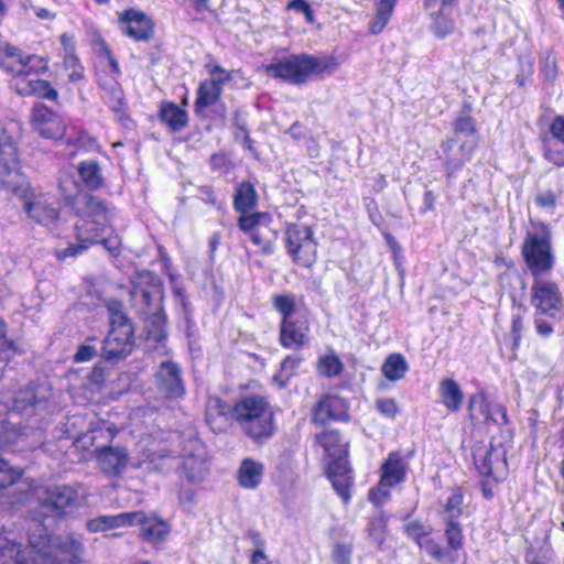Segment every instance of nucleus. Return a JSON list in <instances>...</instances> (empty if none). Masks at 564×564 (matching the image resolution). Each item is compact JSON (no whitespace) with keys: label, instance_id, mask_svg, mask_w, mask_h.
Masks as SVG:
<instances>
[{"label":"nucleus","instance_id":"f257e3e1","mask_svg":"<svg viewBox=\"0 0 564 564\" xmlns=\"http://www.w3.org/2000/svg\"><path fill=\"white\" fill-rule=\"evenodd\" d=\"M22 138V123L9 119L2 123V192L6 208L23 209L29 218L43 226H52L59 218V210L44 196L36 195L26 175L22 172L18 144Z\"/></svg>","mask_w":564,"mask_h":564},{"label":"nucleus","instance_id":"f03ea898","mask_svg":"<svg viewBox=\"0 0 564 564\" xmlns=\"http://www.w3.org/2000/svg\"><path fill=\"white\" fill-rule=\"evenodd\" d=\"M51 529H40L39 534L33 532L29 535L30 547L21 550L14 543L9 547L2 543V557H14L17 564H80L84 553V545L74 536H56L48 534Z\"/></svg>","mask_w":564,"mask_h":564},{"label":"nucleus","instance_id":"7ed1b4c3","mask_svg":"<svg viewBox=\"0 0 564 564\" xmlns=\"http://www.w3.org/2000/svg\"><path fill=\"white\" fill-rule=\"evenodd\" d=\"M59 189L74 214L79 218L75 225L76 237L84 242H97L100 232L113 216V209L98 196L80 191V185L70 175L59 181Z\"/></svg>","mask_w":564,"mask_h":564},{"label":"nucleus","instance_id":"20e7f679","mask_svg":"<svg viewBox=\"0 0 564 564\" xmlns=\"http://www.w3.org/2000/svg\"><path fill=\"white\" fill-rule=\"evenodd\" d=\"M130 300L132 307L143 316L148 337L162 341L166 338V317L162 301L164 288L160 276L150 271L138 272L131 280Z\"/></svg>","mask_w":564,"mask_h":564},{"label":"nucleus","instance_id":"39448f33","mask_svg":"<svg viewBox=\"0 0 564 564\" xmlns=\"http://www.w3.org/2000/svg\"><path fill=\"white\" fill-rule=\"evenodd\" d=\"M79 494L69 485L54 486L46 490L45 497L32 513V521L40 529H54L57 523L78 506Z\"/></svg>","mask_w":564,"mask_h":564},{"label":"nucleus","instance_id":"423d86ee","mask_svg":"<svg viewBox=\"0 0 564 564\" xmlns=\"http://www.w3.org/2000/svg\"><path fill=\"white\" fill-rule=\"evenodd\" d=\"M232 415L242 432L257 442L268 440L273 435V413L262 397L242 398L234 406Z\"/></svg>","mask_w":564,"mask_h":564},{"label":"nucleus","instance_id":"0eeeda50","mask_svg":"<svg viewBox=\"0 0 564 564\" xmlns=\"http://www.w3.org/2000/svg\"><path fill=\"white\" fill-rule=\"evenodd\" d=\"M339 66L333 56L314 57L306 54L294 55L265 66L268 75L293 84L305 83L311 75L332 73Z\"/></svg>","mask_w":564,"mask_h":564},{"label":"nucleus","instance_id":"6e6552de","mask_svg":"<svg viewBox=\"0 0 564 564\" xmlns=\"http://www.w3.org/2000/svg\"><path fill=\"white\" fill-rule=\"evenodd\" d=\"M521 251L525 265L533 278L543 276V274L552 270L554 254L549 237L528 234Z\"/></svg>","mask_w":564,"mask_h":564},{"label":"nucleus","instance_id":"1a4fd4ad","mask_svg":"<svg viewBox=\"0 0 564 564\" xmlns=\"http://www.w3.org/2000/svg\"><path fill=\"white\" fill-rule=\"evenodd\" d=\"M286 246L294 262L303 267H311L316 260L317 243L313 238V230L308 226L289 225L286 228Z\"/></svg>","mask_w":564,"mask_h":564},{"label":"nucleus","instance_id":"9d476101","mask_svg":"<svg viewBox=\"0 0 564 564\" xmlns=\"http://www.w3.org/2000/svg\"><path fill=\"white\" fill-rule=\"evenodd\" d=\"M474 463L478 471L496 481L503 480L508 475L506 449L501 444L479 446L473 453Z\"/></svg>","mask_w":564,"mask_h":564},{"label":"nucleus","instance_id":"9b49d317","mask_svg":"<svg viewBox=\"0 0 564 564\" xmlns=\"http://www.w3.org/2000/svg\"><path fill=\"white\" fill-rule=\"evenodd\" d=\"M531 303L541 315L554 317L562 306V295L555 282L543 276L534 278Z\"/></svg>","mask_w":564,"mask_h":564},{"label":"nucleus","instance_id":"f8f14e48","mask_svg":"<svg viewBox=\"0 0 564 564\" xmlns=\"http://www.w3.org/2000/svg\"><path fill=\"white\" fill-rule=\"evenodd\" d=\"M134 347L133 326L111 327L102 341L101 357L117 362L128 357Z\"/></svg>","mask_w":564,"mask_h":564},{"label":"nucleus","instance_id":"ddd939ff","mask_svg":"<svg viewBox=\"0 0 564 564\" xmlns=\"http://www.w3.org/2000/svg\"><path fill=\"white\" fill-rule=\"evenodd\" d=\"M212 79L200 83L197 90V99L195 101V112L203 115L207 107L214 105L221 95L223 85L231 79L229 72L218 64L209 63L207 65Z\"/></svg>","mask_w":564,"mask_h":564},{"label":"nucleus","instance_id":"4468645a","mask_svg":"<svg viewBox=\"0 0 564 564\" xmlns=\"http://www.w3.org/2000/svg\"><path fill=\"white\" fill-rule=\"evenodd\" d=\"M182 469L186 479L200 482L207 474V451L197 438H189L183 448Z\"/></svg>","mask_w":564,"mask_h":564},{"label":"nucleus","instance_id":"2eb2a0df","mask_svg":"<svg viewBox=\"0 0 564 564\" xmlns=\"http://www.w3.org/2000/svg\"><path fill=\"white\" fill-rule=\"evenodd\" d=\"M31 124L40 135L46 139H62L65 135L66 126L63 119L42 102L34 105Z\"/></svg>","mask_w":564,"mask_h":564},{"label":"nucleus","instance_id":"dca6fc26","mask_svg":"<svg viewBox=\"0 0 564 564\" xmlns=\"http://www.w3.org/2000/svg\"><path fill=\"white\" fill-rule=\"evenodd\" d=\"M158 392L166 399H176L185 393L182 370L171 360L163 361L155 373Z\"/></svg>","mask_w":564,"mask_h":564},{"label":"nucleus","instance_id":"f3484780","mask_svg":"<svg viewBox=\"0 0 564 564\" xmlns=\"http://www.w3.org/2000/svg\"><path fill=\"white\" fill-rule=\"evenodd\" d=\"M476 147L474 139L451 138L443 142L441 158L445 161L448 173L460 169L470 159Z\"/></svg>","mask_w":564,"mask_h":564},{"label":"nucleus","instance_id":"a211bd4d","mask_svg":"<svg viewBox=\"0 0 564 564\" xmlns=\"http://www.w3.org/2000/svg\"><path fill=\"white\" fill-rule=\"evenodd\" d=\"M348 405L337 395H324L312 410V421L324 425L329 421H348Z\"/></svg>","mask_w":564,"mask_h":564},{"label":"nucleus","instance_id":"6ab92c4d","mask_svg":"<svg viewBox=\"0 0 564 564\" xmlns=\"http://www.w3.org/2000/svg\"><path fill=\"white\" fill-rule=\"evenodd\" d=\"M2 499L11 506L23 503L29 496L28 485L21 479L22 473L19 468L9 467L2 459Z\"/></svg>","mask_w":564,"mask_h":564},{"label":"nucleus","instance_id":"aec40b11","mask_svg":"<svg viewBox=\"0 0 564 564\" xmlns=\"http://www.w3.org/2000/svg\"><path fill=\"white\" fill-rule=\"evenodd\" d=\"M120 21L126 24V34L135 41H148L153 36V22L143 12L133 9L126 10L120 15Z\"/></svg>","mask_w":564,"mask_h":564},{"label":"nucleus","instance_id":"412c9836","mask_svg":"<svg viewBox=\"0 0 564 564\" xmlns=\"http://www.w3.org/2000/svg\"><path fill=\"white\" fill-rule=\"evenodd\" d=\"M96 459L102 473L120 475L128 464V453L123 447L102 446L96 449Z\"/></svg>","mask_w":564,"mask_h":564},{"label":"nucleus","instance_id":"4be33fe9","mask_svg":"<svg viewBox=\"0 0 564 564\" xmlns=\"http://www.w3.org/2000/svg\"><path fill=\"white\" fill-rule=\"evenodd\" d=\"M469 415L471 420L488 423L494 421L498 424H507V410L502 405H497L492 411L487 400L482 395H473L469 398Z\"/></svg>","mask_w":564,"mask_h":564},{"label":"nucleus","instance_id":"5701e85b","mask_svg":"<svg viewBox=\"0 0 564 564\" xmlns=\"http://www.w3.org/2000/svg\"><path fill=\"white\" fill-rule=\"evenodd\" d=\"M230 408L218 397H209L206 403V423L216 433H221L229 426Z\"/></svg>","mask_w":564,"mask_h":564},{"label":"nucleus","instance_id":"b1692460","mask_svg":"<svg viewBox=\"0 0 564 564\" xmlns=\"http://www.w3.org/2000/svg\"><path fill=\"white\" fill-rule=\"evenodd\" d=\"M139 512H123L117 516H101L87 522V529L91 532L104 531L127 524H133V520L140 519Z\"/></svg>","mask_w":564,"mask_h":564},{"label":"nucleus","instance_id":"393cba45","mask_svg":"<svg viewBox=\"0 0 564 564\" xmlns=\"http://www.w3.org/2000/svg\"><path fill=\"white\" fill-rule=\"evenodd\" d=\"M140 519L133 520V524H140V535L149 542H161L169 533V525L155 518H148L143 512H139Z\"/></svg>","mask_w":564,"mask_h":564},{"label":"nucleus","instance_id":"a878e982","mask_svg":"<svg viewBox=\"0 0 564 564\" xmlns=\"http://www.w3.org/2000/svg\"><path fill=\"white\" fill-rule=\"evenodd\" d=\"M44 403L45 399L40 397L33 388H25L14 394L11 410L32 415Z\"/></svg>","mask_w":564,"mask_h":564},{"label":"nucleus","instance_id":"bb28decb","mask_svg":"<svg viewBox=\"0 0 564 564\" xmlns=\"http://www.w3.org/2000/svg\"><path fill=\"white\" fill-rule=\"evenodd\" d=\"M405 463L399 452H392L381 466L383 482L395 486L405 478Z\"/></svg>","mask_w":564,"mask_h":564},{"label":"nucleus","instance_id":"cd10ccee","mask_svg":"<svg viewBox=\"0 0 564 564\" xmlns=\"http://www.w3.org/2000/svg\"><path fill=\"white\" fill-rule=\"evenodd\" d=\"M15 90L22 96L33 95L51 101L58 99V91L52 87L50 82L44 79H30L21 85H17Z\"/></svg>","mask_w":564,"mask_h":564},{"label":"nucleus","instance_id":"c85d7f7f","mask_svg":"<svg viewBox=\"0 0 564 564\" xmlns=\"http://www.w3.org/2000/svg\"><path fill=\"white\" fill-rule=\"evenodd\" d=\"M305 329L292 321H282L280 341L286 348L297 349L304 344Z\"/></svg>","mask_w":564,"mask_h":564},{"label":"nucleus","instance_id":"c756f323","mask_svg":"<svg viewBox=\"0 0 564 564\" xmlns=\"http://www.w3.org/2000/svg\"><path fill=\"white\" fill-rule=\"evenodd\" d=\"M160 118L173 131L183 129L188 120L187 112L172 102L162 105Z\"/></svg>","mask_w":564,"mask_h":564},{"label":"nucleus","instance_id":"7c9ffc66","mask_svg":"<svg viewBox=\"0 0 564 564\" xmlns=\"http://www.w3.org/2000/svg\"><path fill=\"white\" fill-rule=\"evenodd\" d=\"M317 443L329 457L346 456V445L341 443L340 435L335 430L324 431L316 435Z\"/></svg>","mask_w":564,"mask_h":564},{"label":"nucleus","instance_id":"2f4dec72","mask_svg":"<svg viewBox=\"0 0 564 564\" xmlns=\"http://www.w3.org/2000/svg\"><path fill=\"white\" fill-rule=\"evenodd\" d=\"M440 392L445 406L451 411H457L463 403L460 387L453 379H444L440 384Z\"/></svg>","mask_w":564,"mask_h":564},{"label":"nucleus","instance_id":"473e14b6","mask_svg":"<svg viewBox=\"0 0 564 564\" xmlns=\"http://www.w3.org/2000/svg\"><path fill=\"white\" fill-rule=\"evenodd\" d=\"M263 466L252 459H245L239 468V484L245 488H256L262 477Z\"/></svg>","mask_w":564,"mask_h":564},{"label":"nucleus","instance_id":"72a5a7b5","mask_svg":"<svg viewBox=\"0 0 564 564\" xmlns=\"http://www.w3.org/2000/svg\"><path fill=\"white\" fill-rule=\"evenodd\" d=\"M78 174L83 183L89 189H98L104 185V176L99 164L95 161L82 162L78 165Z\"/></svg>","mask_w":564,"mask_h":564},{"label":"nucleus","instance_id":"f704fd0d","mask_svg":"<svg viewBox=\"0 0 564 564\" xmlns=\"http://www.w3.org/2000/svg\"><path fill=\"white\" fill-rule=\"evenodd\" d=\"M409 369L405 358L401 354H390L384 360L381 371L390 381L402 379Z\"/></svg>","mask_w":564,"mask_h":564},{"label":"nucleus","instance_id":"c9c22d12","mask_svg":"<svg viewBox=\"0 0 564 564\" xmlns=\"http://www.w3.org/2000/svg\"><path fill=\"white\" fill-rule=\"evenodd\" d=\"M272 221H268L257 228V231L250 236L252 242L259 246L263 253L270 254L274 250V243L278 239V232L271 227Z\"/></svg>","mask_w":564,"mask_h":564},{"label":"nucleus","instance_id":"e433bc0d","mask_svg":"<svg viewBox=\"0 0 564 564\" xmlns=\"http://www.w3.org/2000/svg\"><path fill=\"white\" fill-rule=\"evenodd\" d=\"M234 205L240 213H247L257 205V193L251 183L243 182L239 185L234 198Z\"/></svg>","mask_w":564,"mask_h":564},{"label":"nucleus","instance_id":"4c0bfd02","mask_svg":"<svg viewBox=\"0 0 564 564\" xmlns=\"http://www.w3.org/2000/svg\"><path fill=\"white\" fill-rule=\"evenodd\" d=\"M397 0H380L377 4L376 15L370 23V32L372 34L380 33L388 24Z\"/></svg>","mask_w":564,"mask_h":564},{"label":"nucleus","instance_id":"58836bf2","mask_svg":"<svg viewBox=\"0 0 564 564\" xmlns=\"http://www.w3.org/2000/svg\"><path fill=\"white\" fill-rule=\"evenodd\" d=\"M47 69V61L37 55H24V62H20L13 69L19 74H41Z\"/></svg>","mask_w":564,"mask_h":564},{"label":"nucleus","instance_id":"ea45409f","mask_svg":"<svg viewBox=\"0 0 564 564\" xmlns=\"http://www.w3.org/2000/svg\"><path fill=\"white\" fill-rule=\"evenodd\" d=\"M272 221L271 217L265 213H254V214H246L242 215L238 219V225L241 230L248 232L249 236H252L257 228L262 226L263 224Z\"/></svg>","mask_w":564,"mask_h":564},{"label":"nucleus","instance_id":"a19ab883","mask_svg":"<svg viewBox=\"0 0 564 564\" xmlns=\"http://www.w3.org/2000/svg\"><path fill=\"white\" fill-rule=\"evenodd\" d=\"M463 495L459 490H454L452 495L447 498L446 503L443 509V518L445 522L448 521H457V519L463 514Z\"/></svg>","mask_w":564,"mask_h":564},{"label":"nucleus","instance_id":"79ce46f5","mask_svg":"<svg viewBox=\"0 0 564 564\" xmlns=\"http://www.w3.org/2000/svg\"><path fill=\"white\" fill-rule=\"evenodd\" d=\"M106 307L110 316L111 327L132 326L124 313L122 302L116 299H110L106 302Z\"/></svg>","mask_w":564,"mask_h":564},{"label":"nucleus","instance_id":"37998d69","mask_svg":"<svg viewBox=\"0 0 564 564\" xmlns=\"http://www.w3.org/2000/svg\"><path fill=\"white\" fill-rule=\"evenodd\" d=\"M20 62H24V54L15 46L6 45L4 52H2V68L12 76H22L13 70Z\"/></svg>","mask_w":564,"mask_h":564},{"label":"nucleus","instance_id":"c03bdc74","mask_svg":"<svg viewBox=\"0 0 564 564\" xmlns=\"http://www.w3.org/2000/svg\"><path fill=\"white\" fill-rule=\"evenodd\" d=\"M454 135L452 138L474 139L478 143L475 121L469 116H460L454 123Z\"/></svg>","mask_w":564,"mask_h":564},{"label":"nucleus","instance_id":"a18cd8bd","mask_svg":"<svg viewBox=\"0 0 564 564\" xmlns=\"http://www.w3.org/2000/svg\"><path fill=\"white\" fill-rule=\"evenodd\" d=\"M317 369L322 376L335 377L343 371L344 365L336 355H327L319 358Z\"/></svg>","mask_w":564,"mask_h":564},{"label":"nucleus","instance_id":"49530a36","mask_svg":"<svg viewBox=\"0 0 564 564\" xmlns=\"http://www.w3.org/2000/svg\"><path fill=\"white\" fill-rule=\"evenodd\" d=\"M445 523H446L445 536H446L448 546L453 551H457V550L462 549L464 535H463V530H462L460 523L458 521H453V522L448 521Z\"/></svg>","mask_w":564,"mask_h":564},{"label":"nucleus","instance_id":"de8ad7c7","mask_svg":"<svg viewBox=\"0 0 564 564\" xmlns=\"http://www.w3.org/2000/svg\"><path fill=\"white\" fill-rule=\"evenodd\" d=\"M105 96L104 98L109 104L110 108L119 112L123 106V91L117 83L109 85L108 87H104Z\"/></svg>","mask_w":564,"mask_h":564},{"label":"nucleus","instance_id":"09e8293b","mask_svg":"<svg viewBox=\"0 0 564 564\" xmlns=\"http://www.w3.org/2000/svg\"><path fill=\"white\" fill-rule=\"evenodd\" d=\"M273 306L282 314V321H291L290 317L295 311L293 295H275L273 297Z\"/></svg>","mask_w":564,"mask_h":564},{"label":"nucleus","instance_id":"8fccbe9b","mask_svg":"<svg viewBox=\"0 0 564 564\" xmlns=\"http://www.w3.org/2000/svg\"><path fill=\"white\" fill-rule=\"evenodd\" d=\"M544 158L558 167L564 166V143H546L544 147Z\"/></svg>","mask_w":564,"mask_h":564},{"label":"nucleus","instance_id":"3c124183","mask_svg":"<svg viewBox=\"0 0 564 564\" xmlns=\"http://www.w3.org/2000/svg\"><path fill=\"white\" fill-rule=\"evenodd\" d=\"M64 64L68 73V78L72 82H78L84 78V67L79 63L78 57L76 54L74 55H65L64 57Z\"/></svg>","mask_w":564,"mask_h":564},{"label":"nucleus","instance_id":"603ef678","mask_svg":"<svg viewBox=\"0 0 564 564\" xmlns=\"http://www.w3.org/2000/svg\"><path fill=\"white\" fill-rule=\"evenodd\" d=\"M406 534L420 542V540L432 532V528L430 525H425L420 521H411L405 525Z\"/></svg>","mask_w":564,"mask_h":564},{"label":"nucleus","instance_id":"864d4df0","mask_svg":"<svg viewBox=\"0 0 564 564\" xmlns=\"http://www.w3.org/2000/svg\"><path fill=\"white\" fill-rule=\"evenodd\" d=\"M330 479L334 489L337 491L340 498H343L344 501H347L349 499V486H350V477L347 476H328Z\"/></svg>","mask_w":564,"mask_h":564},{"label":"nucleus","instance_id":"5fc2aeb1","mask_svg":"<svg viewBox=\"0 0 564 564\" xmlns=\"http://www.w3.org/2000/svg\"><path fill=\"white\" fill-rule=\"evenodd\" d=\"M391 487L393 485L383 482V478H381L377 487L369 491V500L377 506L381 505L389 497Z\"/></svg>","mask_w":564,"mask_h":564},{"label":"nucleus","instance_id":"6e6d98bb","mask_svg":"<svg viewBox=\"0 0 564 564\" xmlns=\"http://www.w3.org/2000/svg\"><path fill=\"white\" fill-rule=\"evenodd\" d=\"M419 546L424 550L431 557L437 562H443L445 557L444 549L433 539H429L425 542H419Z\"/></svg>","mask_w":564,"mask_h":564},{"label":"nucleus","instance_id":"4d7b16f0","mask_svg":"<svg viewBox=\"0 0 564 564\" xmlns=\"http://www.w3.org/2000/svg\"><path fill=\"white\" fill-rule=\"evenodd\" d=\"M334 460H332L328 464L327 475L328 476H347L349 474V467L348 462L345 458V456H336L333 457Z\"/></svg>","mask_w":564,"mask_h":564},{"label":"nucleus","instance_id":"13d9d810","mask_svg":"<svg viewBox=\"0 0 564 564\" xmlns=\"http://www.w3.org/2000/svg\"><path fill=\"white\" fill-rule=\"evenodd\" d=\"M102 232H100V237L97 239L98 241L96 243H101L105 249L109 251V253L113 257H118L120 253V247H121V240L120 238L115 235L110 237H104Z\"/></svg>","mask_w":564,"mask_h":564},{"label":"nucleus","instance_id":"bf43d9fd","mask_svg":"<svg viewBox=\"0 0 564 564\" xmlns=\"http://www.w3.org/2000/svg\"><path fill=\"white\" fill-rule=\"evenodd\" d=\"M454 29V23L452 20L442 17L441 14L436 15L433 24L434 33L440 36H446L452 33Z\"/></svg>","mask_w":564,"mask_h":564},{"label":"nucleus","instance_id":"052dcab7","mask_svg":"<svg viewBox=\"0 0 564 564\" xmlns=\"http://www.w3.org/2000/svg\"><path fill=\"white\" fill-rule=\"evenodd\" d=\"M288 9L295 10L305 15L306 21L312 24L314 23V12L306 0H292L288 4Z\"/></svg>","mask_w":564,"mask_h":564},{"label":"nucleus","instance_id":"680f3d73","mask_svg":"<svg viewBox=\"0 0 564 564\" xmlns=\"http://www.w3.org/2000/svg\"><path fill=\"white\" fill-rule=\"evenodd\" d=\"M351 546L347 544H336L333 550V561L336 564H350Z\"/></svg>","mask_w":564,"mask_h":564},{"label":"nucleus","instance_id":"e2e57ef3","mask_svg":"<svg viewBox=\"0 0 564 564\" xmlns=\"http://www.w3.org/2000/svg\"><path fill=\"white\" fill-rule=\"evenodd\" d=\"M98 355V349L95 346L83 344L78 347L76 354L74 355V361L86 362L91 360L94 357Z\"/></svg>","mask_w":564,"mask_h":564},{"label":"nucleus","instance_id":"0e129e2a","mask_svg":"<svg viewBox=\"0 0 564 564\" xmlns=\"http://www.w3.org/2000/svg\"><path fill=\"white\" fill-rule=\"evenodd\" d=\"M550 132L555 139L554 142L564 143V117L557 116L550 126Z\"/></svg>","mask_w":564,"mask_h":564},{"label":"nucleus","instance_id":"69168bd1","mask_svg":"<svg viewBox=\"0 0 564 564\" xmlns=\"http://www.w3.org/2000/svg\"><path fill=\"white\" fill-rule=\"evenodd\" d=\"M377 409L388 417H394L398 412V406L393 399H381L376 403Z\"/></svg>","mask_w":564,"mask_h":564},{"label":"nucleus","instance_id":"338daca9","mask_svg":"<svg viewBox=\"0 0 564 564\" xmlns=\"http://www.w3.org/2000/svg\"><path fill=\"white\" fill-rule=\"evenodd\" d=\"M93 242H84L79 240L78 245H69L64 250L57 251L58 259H65L67 257H75L80 253L83 250L87 249L89 245Z\"/></svg>","mask_w":564,"mask_h":564},{"label":"nucleus","instance_id":"774afa93","mask_svg":"<svg viewBox=\"0 0 564 564\" xmlns=\"http://www.w3.org/2000/svg\"><path fill=\"white\" fill-rule=\"evenodd\" d=\"M384 238L387 240L388 246L390 247L391 251L393 252V258L397 267L401 265V247L398 243V241L394 239V237L390 234H386Z\"/></svg>","mask_w":564,"mask_h":564}]
</instances>
